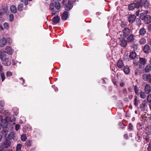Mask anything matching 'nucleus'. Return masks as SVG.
Segmentation results:
<instances>
[{"label":"nucleus","instance_id":"obj_1","mask_svg":"<svg viewBox=\"0 0 151 151\" xmlns=\"http://www.w3.org/2000/svg\"><path fill=\"white\" fill-rule=\"evenodd\" d=\"M0 58L2 64L5 66H9L11 64L10 58L6 57L5 54H2V52L0 50Z\"/></svg>","mask_w":151,"mask_h":151},{"label":"nucleus","instance_id":"obj_2","mask_svg":"<svg viewBox=\"0 0 151 151\" xmlns=\"http://www.w3.org/2000/svg\"><path fill=\"white\" fill-rule=\"evenodd\" d=\"M1 125L4 129L2 131V134L4 137H6L7 134V130L6 129L8 126V122L6 119H2L1 121Z\"/></svg>","mask_w":151,"mask_h":151},{"label":"nucleus","instance_id":"obj_3","mask_svg":"<svg viewBox=\"0 0 151 151\" xmlns=\"http://www.w3.org/2000/svg\"><path fill=\"white\" fill-rule=\"evenodd\" d=\"M139 4V7H144L145 9H148L150 6V4L147 0H141L140 2L138 1Z\"/></svg>","mask_w":151,"mask_h":151},{"label":"nucleus","instance_id":"obj_4","mask_svg":"<svg viewBox=\"0 0 151 151\" xmlns=\"http://www.w3.org/2000/svg\"><path fill=\"white\" fill-rule=\"evenodd\" d=\"M1 144L2 148H7L11 146L12 143L9 140L6 139L5 142H1Z\"/></svg>","mask_w":151,"mask_h":151},{"label":"nucleus","instance_id":"obj_5","mask_svg":"<svg viewBox=\"0 0 151 151\" xmlns=\"http://www.w3.org/2000/svg\"><path fill=\"white\" fill-rule=\"evenodd\" d=\"M139 4L138 1H137L136 3H132L130 4L129 6V8L130 10H133L136 8H139Z\"/></svg>","mask_w":151,"mask_h":151},{"label":"nucleus","instance_id":"obj_6","mask_svg":"<svg viewBox=\"0 0 151 151\" xmlns=\"http://www.w3.org/2000/svg\"><path fill=\"white\" fill-rule=\"evenodd\" d=\"M147 61V59L145 58H140L139 67L140 68H143L145 66V65Z\"/></svg>","mask_w":151,"mask_h":151},{"label":"nucleus","instance_id":"obj_7","mask_svg":"<svg viewBox=\"0 0 151 151\" xmlns=\"http://www.w3.org/2000/svg\"><path fill=\"white\" fill-rule=\"evenodd\" d=\"M13 50L12 47L10 46H7L6 47L4 50V52L10 55L13 53Z\"/></svg>","mask_w":151,"mask_h":151},{"label":"nucleus","instance_id":"obj_8","mask_svg":"<svg viewBox=\"0 0 151 151\" xmlns=\"http://www.w3.org/2000/svg\"><path fill=\"white\" fill-rule=\"evenodd\" d=\"M142 78L144 81L150 83L151 81V75L144 74L142 76Z\"/></svg>","mask_w":151,"mask_h":151},{"label":"nucleus","instance_id":"obj_9","mask_svg":"<svg viewBox=\"0 0 151 151\" xmlns=\"http://www.w3.org/2000/svg\"><path fill=\"white\" fill-rule=\"evenodd\" d=\"M73 7V6H71L70 1H68V2L66 4L65 6V10L66 11H69Z\"/></svg>","mask_w":151,"mask_h":151},{"label":"nucleus","instance_id":"obj_10","mask_svg":"<svg viewBox=\"0 0 151 151\" xmlns=\"http://www.w3.org/2000/svg\"><path fill=\"white\" fill-rule=\"evenodd\" d=\"M144 90L145 93L147 94H149L151 91V86L149 84H146Z\"/></svg>","mask_w":151,"mask_h":151},{"label":"nucleus","instance_id":"obj_11","mask_svg":"<svg viewBox=\"0 0 151 151\" xmlns=\"http://www.w3.org/2000/svg\"><path fill=\"white\" fill-rule=\"evenodd\" d=\"M143 20L144 21L145 23L148 24L151 22V17L149 15H147Z\"/></svg>","mask_w":151,"mask_h":151},{"label":"nucleus","instance_id":"obj_12","mask_svg":"<svg viewBox=\"0 0 151 151\" xmlns=\"http://www.w3.org/2000/svg\"><path fill=\"white\" fill-rule=\"evenodd\" d=\"M6 43V39L4 37H3L0 40V46L1 47H4Z\"/></svg>","mask_w":151,"mask_h":151},{"label":"nucleus","instance_id":"obj_13","mask_svg":"<svg viewBox=\"0 0 151 151\" xmlns=\"http://www.w3.org/2000/svg\"><path fill=\"white\" fill-rule=\"evenodd\" d=\"M130 29L128 27H126L123 29V36H127L130 33Z\"/></svg>","mask_w":151,"mask_h":151},{"label":"nucleus","instance_id":"obj_14","mask_svg":"<svg viewBox=\"0 0 151 151\" xmlns=\"http://www.w3.org/2000/svg\"><path fill=\"white\" fill-rule=\"evenodd\" d=\"M136 18V16L134 15H130L128 17V20L129 22L132 23L135 21Z\"/></svg>","mask_w":151,"mask_h":151},{"label":"nucleus","instance_id":"obj_15","mask_svg":"<svg viewBox=\"0 0 151 151\" xmlns=\"http://www.w3.org/2000/svg\"><path fill=\"white\" fill-rule=\"evenodd\" d=\"M147 107V105L145 101H143L140 105V108L142 111L145 110L146 109Z\"/></svg>","mask_w":151,"mask_h":151},{"label":"nucleus","instance_id":"obj_16","mask_svg":"<svg viewBox=\"0 0 151 151\" xmlns=\"http://www.w3.org/2000/svg\"><path fill=\"white\" fill-rule=\"evenodd\" d=\"M150 47L147 45H145L144 47L143 50L144 51V52L145 53L147 54L150 51Z\"/></svg>","mask_w":151,"mask_h":151},{"label":"nucleus","instance_id":"obj_17","mask_svg":"<svg viewBox=\"0 0 151 151\" xmlns=\"http://www.w3.org/2000/svg\"><path fill=\"white\" fill-rule=\"evenodd\" d=\"M68 13L67 11H65L63 12L61 17V18L63 20H65L67 19L68 17Z\"/></svg>","mask_w":151,"mask_h":151},{"label":"nucleus","instance_id":"obj_18","mask_svg":"<svg viewBox=\"0 0 151 151\" xmlns=\"http://www.w3.org/2000/svg\"><path fill=\"white\" fill-rule=\"evenodd\" d=\"M60 18L58 16L54 17L52 19V22L55 24L58 23L60 22Z\"/></svg>","mask_w":151,"mask_h":151},{"label":"nucleus","instance_id":"obj_19","mask_svg":"<svg viewBox=\"0 0 151 151\" xmlns=\"http://www.w3.org/2000/svg\"><path fill=\"white\" fill-rule=\"evenodd\" d=\"M10 10L12 13H16L17 12L16 6L14 5H12L10 7Z\"/></svg>","mask_w":151,"mask_h":151},{"label":"nucleus","instance_id":"obj_20","mask_svg":"<svg viewBox=\"0 0 151 151\" xmlns=\"http://www.w3.org/2000/svg\"><path fill=\"white\" fill-rule=\"evenodd\" d=\"M7 10V6H3L0 12L3 15L6 12Z\"/></svg>","mask_w":151,"mask_h":151},{"label":"nucleus","instance_id":"obj_21","mask_svg":"<svg viewBox=\"0 0 151 151\" xmlns=\"http://www.w3.org/2000/svg\"><path fill=\"white\" fill-rule=\"evenodd\" d=\"M142 139V134L141 133H138L135 137L136 140L138 142H140Z\"/></svg>","mask_w":151,"mask_h":151},{"label":"nucleus","instance_id":"obj_22","mask_svg":"<svg viewBox=\"0 0 151 151\" xmlns=\"http://www.w3.org/2000/svg\"><path fill=\"white\" fill-rule=\"evenodd\" d=\"M134 36L133 35H130L127 37V41L128 42H132L134 40Z\"/></svg>","mask_w":151,"mask_h":151},{"label":"nucleus","instance_id":"obj_23","mask_svg":"<svg viewBox=\"0 0 151 151\" xmlns=\"http://www.w3.org/2000/svg\"><path fill=\"white\" fill-rule=\"evenodd\" d=\"M146 32L145 29L144 27H142L140 29L139 31V34L141 35H144Z\"/></svg>","mask_w":151,"mask_h":151},{"label":"nucleus","instance_id":"obj_24","mask_svg":"<svg viewBox=\"0 0 151 151\" xmlns=\"http://www.w3.org/2000/svg\"><path fill=\"white\" fill-rule=\"evenodd\" d=\"M123 71L125 74H128L130 72V69L128 66H125L123 68Z\"/></svg>","mask_w":151,"mask_h":151},{"label":"nucleus","instance_id":"obj_25","mask_svg":"<svg viewBox=\"0 0 151 151\" xmlns=\"http://www.w3.org/2000/svg\"><path fill=\"white\" fill-rule=\"evenodd\" d=\"M14 137L15 133L13 132L9 134L8 135V138L10 139H13Z\"/></svg>","mask_w":151,"mask_h":151},{"label":"nucleus","instance_id":"obj_26","mask_svg":"<svg viewBox=\"0 0 151 151\" xmlns=\"http://www.w3.org/2000/svg\"><path fill=\"white\" fill-rule=\"evenodd\" d=\"M55 7L56 9L57 10H59L60 8L61 5L60 3L58 1L55 2Z\"/></svg>","mask_w":151,"mask_h":151},{"label":"nucleus","instance_id":"obj_27","mask_svg":"<svg viewBox=\"0 0 151 151\" xmlns=\"http://www.w3.org/2000/svg\"><path fill=\"white\" fill-rule=\"evenodd\" d=\"M136 56V53L134 52H130L129 57L130 58L133 59L135 58Z\"/></svg>","mask_w":151,"mask_h":151},{"label":"nucleus","instance_id":"obj_28","mask_svg":"<svg viewBox=\"0 0 151 151\" xmlns=\"http://www.w3.org/2000/svg\"><path fill=\"white\" fill-rule=\"evenodd\" d=\"M147 15L145 12L144 11L143 12L141 13L140 14V18L143 20L145 18Z\"/></svg>","mask_w":151,"mask_h":151},{"label":"nucleus","instance_id":"obj_29","mask_svg":"<svg viewBox=\"0 0 151 151\" xmlns=\"http://www.w3.org/2000/svg\"><path fill=\"white\" fill-rule=\"evenodd\" d=\"M117 67L119 68H123V61L122 60H119L117 63Z\"/></svg>","mask_w":151,"mask_h":151},{"label":"nucleus","instance_id":"obj_30","mask_svg":"<svg viewBox=\"0 0 151 151\" xmlns=\"http://www.w3.org/2000/svg\"><path fill=\"white\" fill-rule=\"evenodd\" d=\"M134 105L135 106H137L140 103L139 100L136 96H135V99L134 100Z\"/></svg>","mask_w":151,"mask_h":151},{"label":"nucleus","instance_id":"obj_31","mask_svg":"<svg viewBox=\"0 0 151 151\" xmlns=\"http://www.w3.org/2000/svg\"><path fill=\"white\" fill-rule=\"evenodd\" d=\"M145 70L146 72H149L151 70V65L148 64L145 67Z\"/></svg>","mask_w":151,"mask_h":151},{"label":"nucleus","instance_id":"obj_32","mask_svg":"<svg viewBox=\"0 0 151 151\" xmlns=\"http://www.w3.org/2000/svg\"><path fill=\"white\" fill-rule=\"evenodd\" d=\"M139 94L140 96V97L142 99H145V98L146 96L145 93V92L141 91L140 92Z\"/></svg>","mask_w":151,"mask_h":151},{"label":"nucleus","instance_id":"obj_33","mask_svg":"<svg viewBox=\"0 0 151 151\" xmlns=\"http://www.w3.org/2000/svg\"><path fill=\"white\" fill-rule=\"evenodd\" d=\"M24 6L23 4H19L17 6L18 10L19 11H22L23 9Z\"/></svg>","mask_w":151,"mask_h":151},{"label":"nucleus","instance_id":"obj_34","mask_svg":"<svg viewBox=\"0 0 151 151\" xmlns=\"http://www.w3.org/2000/svg\"><path fill=\"white\" fill-rule=\"evenodd\" d=\"M134 90L135 94L137 95H139V90L137 85H135L134 86Z\"/></svg>","mask_w":151,"mask_h":151},{"label":"nucleus","instance_id":"obj_35","mask_svg":"<svg viewBox=\"0 0 151 151\" xmlns=\"http://www.w3.org/2000/svg\"><path fill=\"white\" fill-rule=\"evenodd\" d=\"M146 40L144 38H141L139 41V42L140 44H144L146 43Z\"/></svg>","mask_w":151,"mask_h":151},{"label":"nucleus","instance_id":"obj_36","mask_svg":"<svg viewBox=\"0 0 151 151\" xmlns=\"http://www.w3.org/2000/svg\"><path fill=\"white\" fill-rule=\"evenodd\" d=\"M27 136L26 134H23L21 135V139L23 142L25 141L27 139Z\"/></svg>","mask_w":151,"mask_h":151},{"label":"nucleus","instance_id":"obj_37","mask_svg":"<svg viewBox=\"0 0 151 151\" xmlns=\"http://www.w3.org/2000/svg\"><path fill=\"white\" fill-rule=\"evenodd\" d=\"M149 136L147 135H144L143 136V138L145 139L146 142H148L149 141L150 137Z\"/></svg>","mask_w":151,"mask_h":151},{"label":"nucleus","instance_id":"obj_38","mask_svg":"<svg viewBox=\"0 0 151 151\" xmlns=\"http://www.w3.org/2000/svg\"><path fill=\"white\" fill-rule=\"evenodd\" d=\"M22 145L20 144H18L16 148V150L17 151L20 150L21 149Z\"/></svg>","mask_w":151,"mask_h":151},{"label":"nucleus","instance_id":"obj_39","mask_svg":"<svg viewBox=\"0 0 151 151\" xmlns=\"http://www.w3.org/2000/svg\"><path fill=\"white\" fill-rule=\"evenodd\" d=\"M5 119H6V120H7L8 122V121H9L11 122H13L14 121V119H12L10 117H6Z\"/></svg>","mask_w":151,"mask_h":151},{"label":"nucleus","instance_id":"obj_40","mask_svg":"<svg viewBox=\"0 0 151 151\" xmlns=\"http://www.w3.org/2000/svg\"><path fill=\"white\" fill-rule=\"evenodd\" d=\"M0 74L1 81L3 82L5 79V76L3 73H1Z\"/></svg>","mask_w":151,"mask_h":151},{"label":"nucleus","instance_id":"obj_41","mask_svg":"<svg viewBox=\"0 0 151 151\" xmlns=\"http://www.w3.org/2000/svg\"><path fill=\"white\" fill-rule=\"evenodd\" d=\"M118 39L120 42V45L122 47L123 45V37L122 34L120 35V37L118 38Z\"/></svg>","mask_w":151,"mask_h":151},{"label":"nucleus","instance_id":"obj_42","mask_svg":"<svg viewBox=\"0 0 151 151\" xmlns=\"http://www.w3.org/2000/svg\"><path fill=\"white\" fill-rule=\"evenodd\" d=\"M149 128L148 127H147L145 128L146 132L147 134V135H150L151 134V133L149 131Z\"/></svg>","mask_w":151,"mask_h":151},{"label":"nucleus","instance_id":"obj_43","mask_svg":"<svg viewBox=\"0 0 151 151\" xmlns=\"http://www.w3.org/2000/svg\"><path fill=\"white\" fill-rule=\"evenodd\" d=\"M9 21L11 22H12L14 18V15L12 14H10L9 16Z\"/></svg>","mask_w":151,"mask_h":151},{"label":"nucleus","instance_id":"obj_44","mask_svg":"<svg viewBox=\"0 0 151 151\" xmlns=\"http://www.w3.org/2000/svg\"><path fill=\"white\" fill-rule=\"evenodd\" d=\"M147 100L148 102H151V94H149L147 97Z\"/></svg>","mask_w":151,"mask_h":151},{"label":"nucleus","instance_id":"obj_45","mask_svg":"<svg viewBox=\"0 0 151 151\" xmlns=\"http://www.w3.org/2000/svg\"><path fill=\"white\" fill-rule=\"evenodd\" d=\"M31 141L30 140L27 141L25 143V145L27 147H30L31 146Z\"/></svg>","mask_w":151,"mask_h":151},{"label":"nucleus","instance_id":"obj_46","mask_svg":"<svg viewBox=\"0 0 151 151\" xmlns=\"http://www.w3.org/2000/svg\"><path fill=\"white\" fill-rule=\"evenodd\" d=\"M55 4L53 3H51L50 6V9L51 10H53L54 9Z\"/></svg>","mask_w":151,"mask_h":151},{"label":"nucleus","instance_id":"obj_47","mask_svg":"<svg viewBox=\"0 0 151 151\" xmlns=\"http://www.w3.org/2000/svg\"><path fill=\"white\" fill-rule=\"evenodd\" d=\"M3 114L4 115L7 116L9 115L10 113L8 110H5L4 111Z\"/></svg>","mask_w":151,"mask_h":151},{"label":"nucleus","instance_id":"obj_48","mask_svg":"<svg viewBox=\"0 0 151 151\" xmlns=\"http://www.w3.org/2000/svg\"><path fill=\"white\" fill-rule=\"evenodd\" d=\"M133 128V126L132 125V124L130 123L129 124V126H128V129L129 130V131H130L132 130Z\"/></svg>","mask_w":151,"mask_h":151},{"label":"nucleus","instance_id":"obj_49","mask_svg":"<svg viewBox=\"0 0 151 151\" xmlns=\"http://www.w3.org/2000/svg\"><path fill=\"white\" fill-rule=\"evenodd\" d=\"M21 1L25 5H27L28 4V0H21Z\"/></svg>","mask_w":151,"mask_h":151},{"label":"nucleus","instance_id":"obj_50","mask_svg":"<svg viewBox=\"0 0 151 151\" xmlns=\"http://www.w3.org/2000/svg\"><path fill=\"white\" fill-rule=\"evenodd\" d=\"M12 73L10 71H8L7 72L6 76L7 77H9L12 76Z\"/></svg>","mask_w":151,"mask_h":151},{"label":"nucleus","instance_id":"obj_51","mask_svg":"<svg viewBox=\"0 0 151 151\" xmlns=\"http://www.w3.org/2000/svg\"><path fill=\"white\" fill-rule=\"evenodd\" d=\"M4 28L7 29L9 28V24L7 23H5L4 24Z\"/></svg>","mask_w":151,"mask_h":151},{"label":"nucleus","instance_id":"obj_52","mask_svg":"<svg viewBox=\"0 0 151 151\" xmlns=\"http://www.w3.org/2000/svg\"><path fill=\"white\" fill-rule=\"evenodd\" d=\"M122 124H123V120H121V121H119V126L121 128H122Z\"/></svg>","mask_w":151,"mask_h":151},{"label":"nucleus","instance_id":"obj_53","mask_svg":"<svg viewBox=\"0 0 151 151\" xmlns=\"http://www.w3.org/2000/svg\"><path fill=\"white\" fill-rule=\"evenodd\" d=\"M19 124H17L15 126V129L16 131H18L19 129Z\"/></svg>","mask_w":151,"mask_h":151},{"label":"nucleus","instance_id":"obj_54","mask_svg":"<svg viewBox=\"0 0 151 151\" xmlns=\"http://www.w3.org/2000/svg\"><path fill=\"white\" fill-rule=\"evenodd\" d=\"M123 47H125L127 45V41L126 40L123 39Z\"/></svg>","mask_w":151,"mask_h":151},{"label":"nucleus","instance_id":"obj_55","mask_svg":"<svg viewBox=\"0 0 151 151\" xmlns=\"http://www.w3.org/2000/svg\"><path fill=\"white\" fill-rule=\"evenodd\" d=\"M133 63L134 65H137L139 64V61L138 60H134Z\"/></svg>","mask_w":151,"mask_h":151},{"label":"nucleus","instance_id":"obj_56","mask_svg":"<svg viewBox=\"0 0 151 151\" xmlns=\"http://www.w3.org/2000/svg\"><path fill=\"white\" fill-rule=\"evenodd\" d=\"M4 102L2 101H0V106L1 107H3V106H4Z\"/></svg>","mask_w":151,"mask_h":151},{"label":"nucleus","instance_id":"obj_57","mask_svg":"<svg viewBox=\"0 0 151 151\" xmlns=\"http://www.w3.org/2000/svg\"><path fill=\"white\" fill-rule=\"evenodd\" d=\"M124 137L125 139H127L128 138V136L127 134H125L124 135Z\"/></svg>","mask_w":151,"mask_h":151},{"label":"nucleus","instance_id":"obj_58","mask_svg":"<svg viewBox=\"0 0 151 151\" xmlns=\"http://www.w3.org/2000/svg\"><path fill=\"white\" fill-rule=\"evenodd\" d=\"M3 67L2 65L0 64V72L1 73H3L2 71L3 70Z\"/></svg>","mask_w":151,"mask_h":151},{"label":"nucleus","instance_id":"obj_59","mask_svg":"<svg viewBox=\"0 0 151 151\" xmlns=\"http://www.w3.org/2000/svg\"><path fill=\"white\" fill-rule=\"evenodd\" d=\"M147 150L148 151H150L151 150V145L150 144H149L148 146L147 147Z\"/></svg>","mask_w":151,"mask_h":151},{"label":"nucleus","instance_id":"obj_60","mask_svg":"<svg viewBox=\"0 0 151 151\" xmlns=\"http://www.w3.org/2000/svg\"><path fill=\"white\" fill-rule=\"evenodd\" d=\"M147 150L148 151H150L151 150V145L150 144H149L148 146L147 147Z\"/></svg>","mask_w":151,"mask_h":151},{"label":"nucleus","instance_id":"obj_61","mask_svg":"<svg viewBox=\"0 0 151 151\" xmlns=\"http://www.w3.org/2000/svg\"><path fill=\"white\" fill-rule=\"evenodd\" d=\"M140 10H138L137 11H136V14L137 16H138L139 14Z\"/></svg>","mask_w":151,"mask_h":151},{"label":"nucleus","instance_id":"obj_62","mask_svg":"<svg viewBox=\"0 0 151 151\" xmlns=\"http://www.w3.org/2000/svg\"><path fill=\"white\" fill-rule=\"evenodd\" d=\"M148 29L149 31H151V25L149 24L148 26Z\"/></svg>","mask_w":151,"mask_h":151},{"label":"nucleus","instance_id":"obj_63","mask_svg":"<svg viewBox=\"0 0 151 151\" xmlns=\"http://www.w3.org/2000/svg\"><path fill=\"white\" fill-rule=\"evenodd\" d=\"M52 10L53 11V12H52V13L53 15L57 13V12H58L54 11V10Z\"/></svg>","mask_w":151,"mask_h":151},{"label":"nucleus","instance_id":"obj_64","mask_svg":"<svg viewBox=\"0 0 151 151\" xmlns=\"http://www.w3.org/2000/svg\"><path fill=\"white\" fill-rule=\"evenodd\" d=\"M2 135L0 134V142L1 141L2 139Z\"/></svg>","mask_w":151,"mask_h":151}]
</instances>
